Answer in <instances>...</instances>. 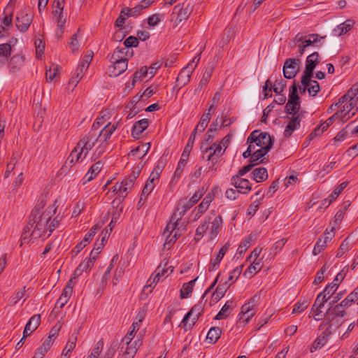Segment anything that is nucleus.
Instances as JSON below:
<instances>
[{
  "mask_svg": "<svg viewBox=\"0 0 358 358\" xmlns=\"http://www.w3.org/2000/svg\"><path fill=\"white\" fill-rule=\"evenodd\" d=\"M112 116V111L106 109L101 111L100 115L96 119L95 122L92 126V131H96L100 127L106 124V122H110V120Z\"/></svg>",
  "mask_w": 358,
  "mask_h": 358,
  "instance_id": "obj_28",
  "label": "nucleus"
},
{
  "mask_svg": "<svg viewBox=\"0 0 358 358\" xmlns=\"http://www.w3.org/2000/svg\"><path fill=\"white\" fill-rule=\"evenodd\" d=\"M103 167V164L101 162H97L96 163L94 164L87 173L85 174V176L83 178L84 183L87 182H90L92 180H93L97 174L100 172Z\"/></svg>",
  "mask_w": 358,
  "mask_h": 358,
  "instance_id": "obj_32",
  "label": "nucleus"
},
{
  "mask_svg": "<svg viewBox=\"0 0 358 358\" xmlns=\"http://www.w3.org/2000/svg\"><path fill=\"white\" fill-rule=\"evenodd\" d=\"M150 148V143H145L136 147L129 153V156H133L136 158L141 159L143 157Z\"/></svg>",
  "mask_w": 358,
  "mask_h": 358,
  "instance_id": "obj_34",
  "label": "nucleus"
},
{
  "mask_svg": "<svg viewBox=\"0 0 358 358\" xmlns=\"http://www.w3.org/2000/svg\"><path fill=\"white\" fill-rule=\"evenodd\" d=\"M247 142L253 144L255 150L256 148L270 150L272 145L270 135L267 133H259L257 131H254L250 134Z\"/></svg>",
  "mask_w": 358,
  "mask_h": 358,
  "instance_id": "obj_8",
  "label": "nucleus"
},
{
  "mask_svg": "<svg viewBox=\"0 0 358 358\" xmlns=\"http://www.w3.org/2000/svg\"><path fill=\"white\" fill-rule=\"evenodd\" d=\"M75 284L76 281H73V278H71L65 286L60 297L57 299L55 303V308L61 309L68 302L72 295L73 288Z\"/></svg>",
  "mask_w": 358,
  "mask_h": 358,
  "instance_id": "obj_18",
  "label": "nucleus"
},
{
  "mask_svg": "<svg viewBox=\"0 0 358 358\" xmlns=\"http://www.w3.org/2000/svg\"><path fill=\"white\" fill-rule=\"evenodd\" d=\"M127 69V59H117L111 64L108 69V73L110 77H117Z\"/></svg>",
  "mask_w": 358,
  "mask_h": 358,
  "instance_id": "obj_22",
  "label": "nucleus"
},
{
  "mask_svg": "<svg viewBox=\"0 0 358 358\" xmlns=\"http://www.w3.org/2000/svg\"><path fill=\"white\" fill-rule=\"evenodd\" d=\"M147 77L149 78L148 69L147 66H143L140 69L139 71H137L135 72V73L134 75L131 86L133 87L135 83L137 82L138 80H139L142 78H147Z\"/></svg>",
  "mask_w": 358,
  "mask_h": 358,
  "instance_id": "obj_52",
  "label": "nucleus"
},
{
  "mask_svg": "<svg viewBox=\"0 0 358 358\" xmlns=\"http://www.w3.org/2000/svg\"><path fill=\"white\" fill-rule=\"evenodd\" d=\"M353 122L348 123L341 131L337 134V141H343L349 131L351 132Z\"/></svg>",
  "mask_w": 358,
  "mask_h": 358,
  "instance_id": "obj_63",
  "label": "nucleus"
},
{
  "mask_svg": "<svg viewBox=\"0 0 358 358\" xmlns=\"http://www.w3.org/2000/svg\"><path fill=\"white\" fill-rule=\"evenodd\" d=\"M334 227H333L330 231H326L324 234L323 237L317 241L316 243L313 253L314 255H317L320 253L327 245L332 240L335 236Z\"/></svg>",
  "mask_w": 358,
  "mask_h": 358,
  "instance_id": "obj_20",
  "label": "nucleus"
},
{
  "mask_svg": "<svg viewBox=\"0 0 358 358\" xmlns=\"http://www.w3.org/2000/svg\"><path fill=\"white\" fill-rule=\"evenodd\" d=\"M43 208V205L38 204L32 211L29 220L22 234V245L27 244L31 240L48 237L59 224L60 220L58 217L51 220V217L55 213L57 209L55 205L50 206L45 210Z\"/></svg>",
  "mask_w": 358,
  "mask_h": 358,
  "instance_id": "obj_2",
  "label": "nucleus"
},
{
  "mask_svg": "<svg viewBox=\"0 0 358 358\" xmlns=\"http://www.w3.org/2000/svg\"><path fill=\"white\" fill-rule=\"evenodd\" d=\"M334 282L317 295L312 306L311 312L317 321L322 320L323 317L329 321L336 317V285L333 284Z\"/></svg>",
  "mask_w": 358,
  "mask_h": 358,
  "instance_id": "obj_3",
  "label": "nucleus"
},
{
  "mask_svg": "<svg viewBox=\"0 0 358 358\" xmlns=\"http://www.w3.org/2000/svg\"><path fill=\"white\" fill-rule=\"evenodd\" d=\"M262 300L260 292L255 294L247 303L242 306L238 315V324L245 327L254 317Z\"/></svg>",
  "mask_w": 358,
  "mask_h": 358,
  "instance_id": "obj_6",
  "label": "nucleus"
},
{
  "mask_svg": "<svg viewBox=\"0 0 358 358\" xmlns=\"http://www.w3.org/2000/svg\"><path fill=\"white\" fill-rule=\"evenodd\" d=\"M286 110L289 114H293L294 116L300 114V103L299 97L297 94V87L294 84L290 89V94L289 96L288 102L286 104Z\"/></svg>",
  "mask_w": 358,
  "mask_h": 358,
  "instance_id": "obj_15",
  "label": "nucleus"
},
{
  "mask_svg": "<svg viewBox=\"0 0 358 358\" xmlns=\"http://www.w3.org/2000/svg\"><path fill=\"white\" fill-rule=\"evenodd\" d=\"M11 47L8 43L0 45V64H4L10 55Z\"/></svg>",
  "mask_w": 358,
  "mask_h": 358,
  "instance_id": "obj_45",
  "label": "nucleus"
},
{
  "mask_svg": "<svg viewBox=\"0 0 358 358\" xmlns=\"http://www.w3.org/2000/svg\"><path fill=\"white\" fill-rule=\"evenodd\" d=\"M162 171V167L159 165H157L154 170L151 172L148 180H147L141 194V201L143 200V197H147L154 189L155 187L159 181L160 174Z\"/></svg>",
  "mask_w": 358,
  "mask_h": 358,
  "instance_id": "obj_12",
  "label": "nucleus"
},
{
  "mask_svg": "<svg viewBox=\"0 0 358 358\" xmlns=\"http://www.w3.org/2000/svg\"><path fill=\"white\" fill-rule=\"evenodd\" d=\"M300 64L299 59H287L283 66L284 76L287 79L294 78L300 69Z\"/></svg>",
  "mask_w": 358,
  "mask_h": 358,
  "instance_id": "obj_17",
  "label": "nucleus"
},
{
  "mask_svg": "<svg viewBox=\"0 0 358 358\" xmlns=\"http://www.w3.org/2000/svg\"><path fill=\"white\" fill-rule=\"evenodd\" d=\"M350 57L349 55L342 56L339 60L338 66L341 69L340 76H347L352 70V66L350 64Z\"/></svg>",
  "mask_w": 358,
  "mask_h": 358,
  "instance_id": "obj_33",
  "label": "nucleus"
},
{
  "mask_svg": "<svg viewBox=\"0 0 358 358\" xmlns=\"http://www.w3.org/2000/svg\"><path fill=\"white\" fill-rule=\"evenodd\" d=\"M24 293H25V287L21 289L20 290L15 292L13 296H12L10 299V303L13 305H15L23 299L24 301Z\"/></svg>",
  "mask_w": 358,
  "mask_h": 358,
  "instance_id": "obj_57",
  "label": "nucleus"
},
{
  "mask_svg": "<svg viewBox=\"0 0 358 358\" xmlns=\"http://www.w3.org/2000/svg\"><path fill=\"white\" fill-rule=\"evenodd\" d=\"M329 329H327V332L324 333L322 336H319L314 342V343L312 345L310 348V352H313L317 349L321 348L323 347L326 343L327 342V336H328V331Z\"/></svg>",
  "mask_w": 358,
  "mask_h": 358,
  "instance_id": "obj_46",
  "label": "nucleus"
},
{
  "mask_svg": "<svg viewBox=\"0 0 358 358\" xmlns=\"http://www.w3.org/2000/svg\"><path fill=\"white\" fill-rule=\"evenodd\" d=\"M120 121L121 117L115 115L113 122H106V124L103 126L99 133L91 130L78 141L76 146L71 151L67 161L70 163L83 162L96 144H97V146L95 148L93 156L97 158L101 155L106 151L108 141L120 125Z\"/></svg>",
  "mask_w": 358,
  "mask_h": 358,
  "instance_id": "obj_1",
  "label": "nucleus"
},
{
  "mask_svg": "<svg viewBox=\"0 0 358 358\" xmlns=\"http://www.w3.org/2000/svg\"><path fill=\"white\" fill-rule=\"evenodd\" d=\"M41 322V315H33L27 323L26 326L27 327V329H31V331H34L36 330L39 326Z\"/></svg>",
  "mask_w": 358,
  "mask_h": 358,
  "instance_id": "obj_54",
  "label": "nucleus"
},
{
  "mask_svg": "<svg viewBox=\"0 0 358 358\" xmlns=\"http://www.w3.org/2000/svg\"><path fill=\"white\" fill-rule=\"evenodd\" d=\"M320 61V55L317 52H313L308 56L306 61V69L303 75L305 78L313 76V70Z\"/></svg>",
  "mask_w": 358,
  "mask_h": 358,
  "instance_id": "obj_27",
  "label": "nucleus"
},
{
  "mask_svg": "<svg viewBox=\"0 0 358 358\" xmlns=\"http://www.w3.org/2000/svg\"><path fill=\"white\" fill-rule=\"evenodd\" d=\"M166 263L164 266L160 264L155 270L152 278H150L148 282H149L150 287H155V285L161 280L162 277L167 276L169 273L173 272V267L169 266L166 268Z\"/></svg>",
  "mask_w": 358,
  "mask_h": 358,
  "instance_id": "obj_21",
  "label": "nucleus"
},
{
  "mask_svg": "<svg viewBox=\"0 0 358 358\" xmlns=\"http://www.w3.org/2000/svg\"><path fill=\"white\" fill-rule=\"evenodd\" d=\"M222 226V220L221 216L215 215L209 216L208 220L196 229L195 239L199 241L206 234L209 239L212 240L217 236Z\"/></svg>",
  "mask_w": 358,
  "mask_h": 358,
  "instance_id": "obj_5",
  "label": "nucleus"
},
{
  "mask_svg": "<svg viewBox=\"0 0 358 358\" xmlns=\"http://www.w3.org/2000/svg\"><path fill=\"white\" fill-rule=\"evenodd\" d=\"M313 76H308L305 78V75L301 78V85L299 86L300 93H305L307 90L310 95L315 96L320 91V86L317 81L312 80Z\"/></svg>",
  "mask_w": 358,
  "mask_h": 358,
  "instance_id": "obj_16",
  "label": "nucleus"
},
{
  "mask_svg": "<svg viewBox=\"0 0 358 358\" xmlns=\"http://www.w3.org/2000/svg\"><path fill=\"white\" fill-rule=\"evenodd\" d=\"M213 67H208L206 69L203 74V76H202V78L201 79L200 82H199V87H203V86L206 85L210 79V77L212 76V73H213ZM199 89H196V91H197Z\"/></svg>",
  "mask_w": 358,
  "mask_h": 358,
  "instance_id": "obj_53",
  "label": "nucleus"
},
{
  "mask_svg": "<svg viewBox=\"0 0 358 358\" xmlns=\"http://www.w3.org/2000/svg\"><path fill=\"white\" fill-rule=\"evenodd\" d=\"M299 43L304 44L306 48L313 44L312 41L308 37V38H303V36L298 34L289 43V46L291 48H294Z\"/></svg>",
  "mask_w": 358,
  "mask_h": 358,
  "instance_id": "obj_50",
  "label": "nucleus"
},
{
  "mask_svg": "<svg viewBox=\"0 0 358 358\" xmlns=\"http://www.w3.org/2000/svg\"><path fill=\"white\" fill-rule=\"evenodd\" d=\"M184 3L178 4L173 8L171 15V22L173 28L178 27L180 24L185 21L191 13V8L187 5L184 7Z\"/></svg>",
  "mask_w": 358,
  "mask_h": 358,
  "instance_id": "obj_11",
  "label": "nucleus"
},
{
  "mask_svg": "<svg viewBox=\"0 0 358 358\" xmlns=\"http://www.w3.org/2000/svg\"><path fill=\"white\" fill-rule=\"evenodd\" d=\"M269 150L262 149V148H256L252 151V155L250 157V162L252 163H255V162L260 159L262 157H264Z\"/></svg>",
  "mask_w": 358,
  "mask_h": 358,
  "instance_id": "obj_56",
  "label": "nucleus"
},
{
  "mask_svg": "<svg viewBox=\"0 0 358 358\" xmlns=\"http://www.w3.org/2000/svg\"><path fill=\"white\" fill-rule=\"evenodd\" d=\"M162 15L156 13L150 15L148 20V24L150 27H155L162 20Z\"/></svg>",
  "mask_w": 358,
  "mask_h": 358,
  "instance_id": "obj_64",
  "label": "nucleus"
},
{
  "mask_svg": "<svg viewBox=\"0 0 358 358\" xmlns=\"http://www.w3.org/2000/svg\"><path fill=\"white\" fill-rule=\"evenodd\" d=\"M198 278H196L188 282H185L182 285L180 289V298L187 299L189 298L194 289L195 282Z\"/></svg>",
  "mask_w": 358,
  "mask_h": 358,
  "instance_id": "obj_39",
  "label": "nucleus"
},
{
  "mask_svg": "<svg viewBox=\"0 0 358 358\" xmlns=\"http://www.w3.org/2000/svg\"><path fill=\"white\" fill-rule=\"evenodd\" d=\"M230 139V135H227L220 142L215 143L210 148H206L205 152H209L207 160L211 161L213 164L216 163L217 159L223 155L227 148Z\"/></svg>",
  "mask_w": 358,
  "mask_h": 358,
  "instance_id": "obj_7",
  "label": "nucleus"
},
{
  "mask_svg": "<svg viewBox=\"0 0 358 358\" xmlns=\"http://www.w3.org/2000/svg\"><path fill=\"white\" fill-rule=\"evenodd\" d=\"M83 36L80 33V29L71 36L69 45L73 52H78L80 50L83 43Z\"/></svg>",
  "mask_w": 358,
  "mask_h": 358,
  "instance_id": "obj_31",
  "label": "nucleus"
},
{
  "mask_svg": "<svg viewBox=\"0 0 358 358\" xmlns=\"http://www.w3.org/2000/svg\"><path fill=\"white\" fill-rule=\"evenodd\" d=\"M353 302H355V299L350 298V294L341 303V304L337 306V317H343L345 314L344 310H339L340 307H345L350 306Z\"/></svg>",
  "mask_w": 358,
  "mask_h": 358,
  "instance_id": "obj_55",
  "label": "nucleus"
},
{
  "mask_svg": "<svg viewBox=\"0 0 358 358\" xmlns=\"http://www.w3.org/2000/svg\"><path fill=\"white\" fill-rule=\"evenodd\" d=\"M221 334L222 329L220 327H212L207 334L206 339L214 343L220 338Z\"/></svg>",
  "mask_w": 358,
  "mask_h": 358,
  "instance_id": "obj_47",
  "label": "nucleus"
},
{
  "mask_svg": "<svg viewBox=\"0 0 358 358\" xmlns=\"http://www.w3.org/2000/svg\"><path fill=\"white\" fill-rule=\"evenodd\" d=\"M96 259H93L92 257L90 255L88 258H85L76 268L71 278L73 281L81 275L83 272H89Z\"/></svg>",
  "mask_w": 358,
  "mask_h": 358,
  "instance_id": "obj_23",
  "label": "nucleus"
},
{
  "mask_svg": "<svg viewBox=\"0 0 358 358\" xmlns=\"http://www.w3.org/2000/svg\"><path fill=\"white\" fill-rule=\"evenodd\" d=\"M354 105L355 101L353 100L341 106L342 109L338 108L339 109L337 110V120H338V122L344 123L355 115V112L352 111Z\"/></svg>",
  "mask_w": 358,
  "mask_h": 358,
  "instance_id": "obj_19",
  "label": "nucleus"
},
{
  "mask_svg": "<svg viewBox=\"0 0 358 358\" xmlns=\"http://www.w3.org/2000/svg\"><path fill=\"white\" fill-rule=\"evenodd\" d=\"M127 266V262L124 261L122 262H120V265L115 271L114 275L112 280V283L114 286H116L117 285L119 284L123 274L124 273V271Z\"/></svg>",
  "mask_w": 358,
  "mask_h": 358,
  "instance_id": "obj_41",
  "label": "nucleus"
},
{
  "mask_svg": "<svg viewBox=\"0 0 358 358\" xmlns=\"http://www.w3.org/2000/svg\"><path fill=\"white\" fill-rule=\"evenodd\" d=\"M148 127V121L146 119H142L134 124L132 130V136L134 138H139L142 132Z\"/></svg>",
  "mask_w": 358,
  "mask_h": 358,
  "instance_id": "obj_35",
  "label": "nucleus"
},
{
  "mask_svg": "<svg viewBox=\"0 0 358 358\" xmlns=\"http://www.w3.org/2000/svg\"><path fill=\"white\" fill-rule=\"evenodd\" d=\"M133 185L131 180H129L126 178L120 182H116L113 187V192L124 199L127 196L128 192L131 189Z\"/></svg>",
  "mask_w": 358,
  "mask_h": 358,
  "instance_id": "obj_24",
  "label": "nucleus"
},
{
  "mask_svg": "<svg viewBox=\"0 0 358 358\" xmlns=\"http://www.w3.org/2000/svg\"><path fill=\"white\" fill-rule=\"evenodd\" d=\"M227 251V246L225 245L220 250L216 257L211 259V261L209 264V267H208V269L210 271H215L217 268L220 262L222 261V258L225 255Z\"/></svg>",
  "mask_w": 358,
  "mask_h": 358,
  "instance_id": "obj_38",
  "label": "nucleus"
},
{
  "mask_svg": "<svg viewBox=\"0 0 358 358\" xmlns=\"http://www.w3.org/2000/svg\"><path fill=\"white\" fill-rule=\"evenodd\" d=\"M195 316H189V313L184 317L182 323L186 329H191L198 320Z\"/></svg>",
  "mask_w": 358,
  "mask_h": 358,
  "instance_id": "obj_60",
  "label": "nucleus"
},
{
  "mask_svg": "<svg viewBox=\"0 0 358 358\" xmlns=\"http://www.w3.org/2000/svg\"><path fill=\"white\" fill-rule=\"evenodd\" d=\"M33 14L29 8H24L17 13L15 24L17 30L26 32L33 21Z\"/></svg>",
  "mask_w": 358,
  "mask_h": 358,
  "instance_id": "obj_10",
  "label": "nucleus"
},
{
  "mask_svg": "<svg viewBox=\"0 0 358 358\" xmlns=\"http://www.w3.org/2000/svg\"><path fill=\"white\" fill-rule=\"evenodd\" d=\"M350 205H351V201L350 200L345 201L343 203L340 210L337 212V221L338 220L340 221H341V220L344 217V215L345 214L346 210L350 206Z\"/></svg>",
  "mask_w": 358,
  "mask_h": 358,
  "instance_id": "obj_61",
  "label": "nucleus"
},
{
  "mask_svg": "<svg viewBox=\"0 0 358 358\" xmlns=\"http://www.w3.org/2000/svg\"><path fill=\"white\" fill-rule=\"evenodd\" d=\"M250 264L245 271L243 275L248 278H251L256 273H257L263 267V260H248Z\"/></svg>",
  "mask_w": 358,
  "mask_h": 358,
  "instance_id": "obj_29",
  "label": "nucleus"
},
{
  "mask_svg": "<svg viewBox=\"0 0 358 358\" xmlns=\"http://www.w3.org/2000/svg\"><path fill=\"white\" fill-rule=\"evenodd\" d=\"M186 166V164H183L182 162H178L177 167L173 173V175L172 176L171 182H177L179 178H180Z\"/></svg>",
  "mask_w": 358,
  "mask_h": 358,
  "instance_id": "obj_59",
  "label": "nucleus"
},
{
  "mask_svg": "<svg viewBox=\"0 0 358 358\" xmlns=\"http://www.w3.org/2000/svg\"><path fill=\"white\" fill-rule=\"evenodd\" d=\"M253 178L257 182H262L268 178V173L266 168H256L252 171Z\"/></svg>",
  "mask_w": 358,
  "mask_h": 358,
  "instance_id": "obj_43",
  "label": "nucleus"
},
{
  "mask_svg": "<svg viewBox=\"0 0 358 358\" xmlns=\"http://www.w3.org/2000/svg\"><path fill=\"white\" fill-rule=\"evenodd\" d=\"M141 344V337H138L134 342L122 341L119 358H134Z\"/></svg>",
  "mask_w": 358,
  "mask_h": 358,
  "instance_id": "obj_14",
  "label": "nucleus"
},
{
  "mask_svg": "<svg viewBox=\"0 0 358 358\" xmlns=\"http://www.w3.org/2000/svg\"><path fill=\"white\" fill-rule=\"evenodd\" d=\"M214 196L211 193H208L203 199L202 202L194 210L195 216L199 217L204 212H206L210 206V203L213 200Z\"/></svg>",
  "mask_w": 358,
  "mask_h": 358,
  "instance_id": "obj_30",
  "label": "nucleus"
},
{
  "mask_svg": "<svg viewBox=\"0 0 358 358\" xmlns=\"http://www.w3.org/2000/svg\"><path fill=\"white\" fill-rule=\"evenodd\" d=\"M54 341L55 340L50 338H46L45 340L43 341L42 345L36 350V352L43 357L45 353L49 350V349L52 345Z\"/></svg>",
  "mask_w": 358,
  "mask_h": 358,
  "instance_id": "obj_49",
  "label": "nucleus"
},
{
  "mask_svg": "<svg viewBox=\"0 0 358 358\" xmlns=\"http://www.w3.org/2000/svg\"><path fill=\"white\" fill-rule=\"evenodd\" d=\"M13 13L11 11L4 10V16L1 19V28L3 29V32L8 30V27H10L12 24L13 21Z\"/></svg>",
  "mask_w": 358,
  "mask_h": 358,
  "instance_id": "obj_48",
  "label": "nucleus"
},
{
  "mask_svg": "<svg viewBox=\"0 0 358 358\" xmlns=\"http://www.w3.org/2000/svg\"><path fill=\"white\" fill-rule=\"evenodd\" d=\"M54 7L53 17L57 23L55 35L59 38L62 36L64 33V26L66 22V14L64 13V6L55 4Z\"/></svg>",
  "mask_w": 358,
  "mask_h": 358,
  "instance_id": "obj_13",
  "label": "nucleus"
},
{
  "mask_svg": "<svg viewBox=\"0 0 358 358\" xmlns=\"http://www.w3.org/2000/svg\"><path fill=\"white\" fill-rule=\"evenodd\" d=\"M355 24V21L352 19H348L338 25H337V32L338 33V36H342L346 34L349 31H350Z\"/></svg>",
  "mask_w": 358,
  "mask_h": 358,
  "instance_id": "obj_40",
  "label": "nucleus"
},
{
  "mask_svg": "<svg viewBox=\"0 0 358 358\" xmlns=\"http://www.w3.org/2000/svg\"><path fill=\"white\" fill-rule=\"evenodd\" d=\"M180 207V204L178 206L177 211L174 213L164 231L163 235L166 237V241L164 243V248L169 249L180 235L179 234V229L177 227L178 222L181 219L186 209L184 206L181 208Z\"/></svg>",
  "mask_w": 358,
  "mask_h": 358,
  "instance_id": "obj_4",
  "label": "nucleus"
},
{
  "mask_svg": "<svg viewBox=\"0 0 358 358\" xmlns=\"http://www.w3.org/2000/svg\"><path fill=\"white\" fill-rule=\"evenodd\" d=\"M200 58V55L195 56L188 63V64L180 71L176 79V83L178 86L181 87L189 82L191 75L196 68Z\"/></svg>",
  "mask_w": 358,
  "mask_h": 358,
  "instance_id": "obj_9",
  "label": "nucleus"
},
{
  "mask_svg": "<svg viewBox=\"0 0 358 358\" xmlns=\"http://www.w3.org/2000/svg\"><path fill=\"white\" fill-rule=\"evenodd\" d=\"M242 268L243 266H238L230 273L228 282H227L229 287L238 279L242 272Z\"/></svg>",
  "mask_w": 358,
  "mask_h": 358,
  "instance_id": "obj_58",
  "label": "nucleus"
},
{
  "mask_svg": "<svg viewBox=\"0 0 358 358\" xmlns=\"http://www.w3.org/2000/svg\"><path fill=\"white\" fill-rule=\"evenodd\" d=\"M210 117H211L210 113L208 112L206 113H204L201 116V120H200L199 124L195 127V129L194 130V133L203 132L206 129V128L207 127V126H208V124L209 123V121L210 120Z\"/></svg>",
  "mask_w": 358,
  "mask_h": 358,
  "instance_id": "obj_44",
  "label": "nucleus"
},
{
  "mask_svg": "<svg viewBox=\"0 0 358 358\" xmlns=\"http://www.w3.org/2000/svg\"><path fill=\"white\" fill-rule=\"evenodd\" d=\"M300 126V114L293 117L285 127L284 134L285 136L292 135L294 131L297 129Z\"/></svg>",
  "mask_w": 358,
  "mask_h": 358,
  "instance_id": "obj_37",
  "label": "nucleus"
},
{
  "mask_svg": "<svg viewBox=\"0 0 358 358\" xmlns=\"http://www.w3.org/2000/svg\"><path fill=\"white\" fill-rule=\"evenodd\" d=\"M231 184L242 194L248 193L251 189V185L248 180L241 178L239 176H234L231 178Z\"/></svg>",
  "mask_w": 358,
  "mask_h": 358,
  "instance_id": "obj_26",
  "label": "nucleus"
},
{
  "mask_svg": "<svg viewBox=\"0 0 358 358\" xmlns=\"http://www.w3.org/2000/svg\"><path fill=\"white\" fill-rule=\"evenodd\" d=\"M229 287L227 282L219 285L215 291L213 293L212 299L214 302L220 301L225 294L227 289Z\"/></svg>",
  "mask_w": 358,
  "mask_h": 358,
  "instance_id": "obj_42",
  "label": "nucleus"
},
{
  "mask_svg": "<svg viewBox=\"0 0 358 358\" xmlns=\"http://www.w3.org/2000/svg\"><path fill=\"white\" fill-rule=\"evenodd\" d=\"M23 58L21 56H14L9 62V68L10 71H15L23 65Z\"/></svg>",
  "mask_w": 358,
  "mask_h": 358,
  "instance_id": "obj_51",
  "label": "nucleus"
},
{
  "mask_svg": "<svg viewBox=\"0 0 358 358\" xmlns=\"http://www.w3.org/2000/svg\"><path fill=\"white\" fill-rule=\"evenodd\" d=\"M234 308L233 301H228L222 306L220 312L215 317V320H222L227 318Z\"/></svg>",
  "mask_w": 358,
  "mask_h": 358,
  "instance_id": "obj_36",
  "label": "nucleus"
},
{
  "mask_svg": "<svg viewBox=\"0 0 358 358\" xmlns=\"http://www.w3.org/2000/svg\"><path fill=\"white\" fill-rule=\"evenodd\" d=\"M100 228L99 226L97 224L94 225L92 229L90 230V231L85 234L83 240L82 241L83 243H85L86 245H87L90 241L93 238L94 235L96 234L98 229Z\"/></svg>",
  "mask_w": 358,
  "mask_h": 358,
  "instance_id": "obj_62",
  "label": "nucleus"
},
{
  "mask_svg": "<svg viewBox=\"0 0 358 358\" xmlns=\"http://www.w3.org/2000/svg\"><path fill=\"white\" fill-rule=\"evenodd\" d=\"M103 347V342L99 341L87 358H112L115 352V348H110L103 356H101Z\"/></svg>",
  "mask_w": 358,
  "mask_h": 358,
  "instance_id": "obj_25",
  "label": "nucleus"
}]
</instances>
